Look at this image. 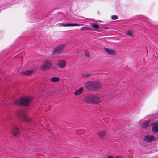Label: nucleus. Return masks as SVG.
<instances>
[{
	"instance_id": "obj_1",
	"label": "nucleus",
	"mask_w": 158,
	"mask_h": 158,
	"mask_svg": "<svg viewBox=\"0 0 158 158\" xmlns=\"http://www.w3.org/2000/svg\"><path fill=\"white\" fill-rule=\"evenodd\" d=\"M32 99L33 97L31 96L22 97L15 100L14 103L15 104L19 106H27Z\"/></svg>"
},
{
	"instance_id": "obj_2",
	"label": "nucleus",
	"mask_w": 158,
	"mask_h": 158,
	"mask_svg": "<svg viewBox=\"0 0 158 158\" xmlns=\"http://www.w3.org/2000/svg\"><path fill=\"white\" fill-rule=\"evenodd\" d=\"M85 101L86 102L91 103L99 102L101 99L99 97L90 95L85 97Z\"/></svg>"
},
{
	"instance_id": "obj_3",
	"label": "nucleus",
	"mask_w": 158,
	"mask_h": 158,
	"mask_svg": "<svg viewBox=\"0 0 158 158\" xmlns=\"http://www.w3.org/2000/svg\"><path fill=\"white\" fill-rule=\"evenodd\" d=\"M51 66V62L50 60H46L44 61L43 64L41 65V68L43 71H46L50 68Z\"/></svg>"
},
{
	"instance_id": "obj_4",
	"label": "nucleus",
	"mask_w": 158,
	"mask_h": 158,
	"mask_svg": "<svg viewBox=\"0 0 158 158\" xmlns=\"http://www.w3.org/2000/svg\"><path fill=\"white\" fill-rule=\"evenodd\" d=\"M17 115L18 117L20 119H22L26 122L29 123V122H33V121H31V118H28L26 115L22 112H19L18 113Z\"/></svg>"
},
{
	"instance_id": "obj_5",
	"label": "nucleus",
	"mask_w": 158,
	"mask_h": 158,
	"mask_svg": "<svg viewBox=\"0 0 158 158\" xmlns=\"http://www.w3.org/2000/svg\"><path fill=\"white\" fill-rule=\"evenodd\" d=\"M64 44L60 45L55 48L53 51V54H56L62 52L64 48Z\"/></svg>"
},
{
	"instance_id": "obj_6",
	"label": "nucleus",
	"mask_w": 158,
	"mask_h": 158,
	"mask_svg": "<svg viewBox=\"0 0 158 158\" xmlns=\"http://www.w3.org/2000/svg\"><path fill=\"white\" fill-rule=\"evenodd\" d=\"M152 131L154 133L158 132V120L153 122L151 125Z\"/></svg>"
},
{
	"instance_id": "obj_7",
	"label": "nucleus",
	"mask_w": 158,
	"mask_h": 158,
	"mask_svg": "<svg viewBox=\"0 0 158 158\" xmlns=\"http://www.w3.org/2000/svg\"><path fill=\"white\" fill-rule=\"evenodd\" d=\"M58 25L59 27L64 26H80V25L77 23H58Z\"/></svg>"
},
{
	"instance_id": "obj_8",
	"label": "nucleus",
	"mask_w": 158,
	"mask_h": 158,
	"mask_svg": "<svg viewBox=\"0 0 158 158\" xmlns=\"http://www.w3.org/2000/svg\"><path fill=\"white\" fill-rule=\"evenodd\" d=\"M11 131L14 136L16 137L19 134L18 127L15 125L13 126V128Z\"/></svg>"
},
{
	"instance_id": "obj_9",
	"label": "nucleus",
	"mask_w": 158,
	"mask_h": 158,
	"mask_svg": "<svg viewBox=\"0 0 158 158\" xmlns=\"http://www.w3.org/2000/svg\"><path fill=\"white\" fill-rule=\"evenodd\" d=\"M93 90H96L101 88V83L99 82H93Z\"/></svg>"
},
{
	"instance_id": "obj_10",
	"label": "nucleus",
	"mask_w": 158,
	"mask_h": 158,
	"mask_svg": "<svg viewBox=\"0 0 158 158\" xmlns=\"http://www.w3.org/2000/svg\"><path fill=\"white\" fill-rule=\"evenodd\" d=\"M155 137L153 135L145 136L143 138L144 141L149 142H152L155 140Z\"/></svg>"
},
{
	"instance_id": "obj_11",
	"label": "nucleus",
	"mask_w": 158,
	"mask_h": 158,
	"mask_svg": "<svg viewBox=\"0 0 158 158\" xmlns=\"http://www.w3.org/2000/svg\"><path fill=\"white\" fill-rule=\"evenodd\" d=\"M93 82H88L86 83L85 85V87L89 90L93 89Z\"/></svg>"
},
{
	"instance_id": "obj_12",
	"label": "nucleus",
	"mask_w": 158,
	"mask_h": 158,
	"mask_svg": "<svg viewBox=\"0 0 158 158\" xmlns=\"http://www.w3.org/2000/svg\"><path fill=\"white\" fill-rule=\"evenodd\" d=\"M66 63L65 61L63 60H59L58 62V65L60 68H63L66 65Z\"/></svg>"
},
{
	"instance_id": "obj_13",
	"label": "nucleus",
	"mask_w": 158,
	"mask_h": 158,
	"mask_svg": "<svg viewBox=\"0 0 158 158\" xmlns=\"http://www.w3.org/2000/svg\"><path fill=\"white\" fill-rule=\"evenodd\" d=\"M104 49L105 52L109 54H113L115 53L114 51L112 50L106 48H104Z\"/></svg>"
},
{
	"instance_id": "obj_14",
	"label": "nucleus",
	"mask_w": 158,
	"mask_h": 158,
	"mask_svg": "<svg viewBox=\"0 0 158 158\" xmlns=\"http://www.w3.org/2000/svg\"><path fill=\"white\" fill-rule=\"evenodd\" d=\"M149 121L148 120L146 121L143 123L142 126L143 128H147L149 126Z\"/></svg>"
},
{
	"instance_id": "obj_15",
	"label": "nucleus",
	"mask_w": 158,
	"mask_h": 158,
	"mask_svg": "<svg viewBox=\"0 0 158 158\" xmlns=\"http://www.w3.org/2000/svg\"><path fill=\"white\" fill-rule=\"evenodd\" d=\"M83 90V89L82 87H80L78 90L76 91L74 93V94L76 95H78L82 93Z\"/></svg>"
},
{
	"instance_id": "obj_16",
	"label": "nucleus",
	"mask_w": 158,
	"mask_h": 158,
	"mask_svg": "<svg viewBox=\"0 0 158 158\" xmlns=\"http://www.w3.org/2000/svg\"><path fill=\"white\" fill-rule=\"evenodd\" d=\"M33 71L27 70L22 72V74L23 75H28L32 73Z\"/></svg>"
},
{
	"instance_id": "obj_17",
	"label": "nucleus",
	"mask_w": 158,
	"mask_h": 158,
	"mask_svg": "<svg viewBox=\"0 0 158 158\" xmlns=\"http://www.w3.org/2000/svg\"><path fill=\"white\" fill-rule=\"evenodd\" d=\"M60 79L58 77H52L51 78L50 81L52 82H57L59 81Z\"/></svg>"
},
{
	"instance_id": "obj_18",
	"label": "nucleus",
	"mask_w": 158,
	"mask_h": 158,
	"mask_svg": "<svg viewBox=\"0 0 158 158\" xmlns=\"http://www.w3.org/2000/svg\"><path fill=\"white\" fill-rule=\"evenodd\" d=\"M91 75V74L88 73H83L82 74L81 77H85L86 78H88Z\"/></svg>"
},
{
	"instance_id": "obj_19",
	"label": "nucleus",
	"mask_w": 158,
	"mask_h": 158,
	"mask_svg": "<svg viewBox=\"0 0 158 158\" xmlns=\"http://www.w3.org/2000/svg\"><path fill=\"white\" fill-rule=\"evenodd\" d=\"M126 34L127 35L131 37H133V34L132 31L130 30L127 31L126 32Z\"/></svg>"
},
{
	"instance_id": "obj_20",
	"label": "nucleus",
	"mask_w": 158,
	"mask_h": 158,
	"mask_svg": "<svg viewBox=\"0 0 158 158\" xmlns=\"http://www.w3.org/2000/svg\"><path fill=\"white\" fill-rule=\"evenodd\" d=\"M105 135V133L103 131H100L98 133V135L101 138H102Z\"/></svg>"
},
{
	"instance_id": "obj_21",
	"label": "nucleus",
	"mask_w": 158,
	"mask_h": 158,
	"mask_svg": "<svg viewBox=\"0 0 158 158\" xmlns=\"http://www.w3.org/2000/svg\"><path fill=\"white\" fill-rule=\"evenodd\" d=\"M111 19L112 20H115L118 19V16L115 15H112L111 16Z\"/></svg>"
},
{
	"instance_id": "obj_22",
	"label": "nucleus",
	"mask_w": 158,
	"mask_h": 158,
	"mask_svg": "<svg viewBox=\"0 0 158 158\" xmlns=\"http://www.w3.org/2000/svg\"><path fill=\"white\" fill-rule=\"evenodd\" d=\"M92 26L96 29H98L99 28V26L98 24H94L92 25Z\"/></svg>"
},
{
	"instance_id": "obj_23",
	"label": "nucleus",
	"mask_w": 158,
	"mask_h": 158,
	"mask_svg": "<svg viewBox=\"0 0 158 158\" xmlns=\"http://www.w3.org/2000/svg\"><path fill=\"white\" fill-rule=\"evenodd\" d=\"M85 56L88 57L89 56V53L88 51H85Z\"/></svg>"
},
{
	"instance_id": "obj_24",
	"label": "nucleus",
	"mask_w": 158,
	"mask_h": 158,
	"mask_svg": "<svg viewBox=\"0 0 158 158\" xmlns=\"http://www.w3.org/2000/svg\"><path fill=\"white\" fill-rule=\"evenodd\" d=\"M31 121H33V122H29V124L30 125H32L33 124H36L35 123V122L34 120L31 119Z\"/></svg>"
},
{
	"instance_id": "obj_25",
	"label": "nucleus",
	"mask_w": 158,
	"mask_h": 158,
	"mask_svg": "<svg viewBox=\"0 0 158 158\" xmlns=\"http://www.w3.org/2000/svg\"><path fill=\"white\" fill-rule=\"evenodd\" d=\"M107 158H114V157L111 155H110Z\"/></svg>"
},
{
	"instance_id": "obj_26",
	"label": "nucleus",
	"mask_w": 158,
	"mask_h": 158,
	"mask_svg": "<svg viewBox=\"0 0 158 158\" xmlns=\"http://www.w3.org/2000/svg\"><path fill=\"white\" fill-rule=\"evenodd\" d=\"M115 158H123L122 157L120 156H116Z\"/></svg>"
},
{
	"instance_id": "obj_27",
	"label": "nucleus",
	"mask_w": 158,
	"mask_h": 158,
	"mask_svg": "<svg viewBox=\"0 0 158 158\" xmlns=\"http://www.w3.org/2000/svg\"><path fill=\"white\" fill-rule=\"evenodd\" d=\"M74 158H79L78 157H74Z\"/></svg>"
}]
</instances>
